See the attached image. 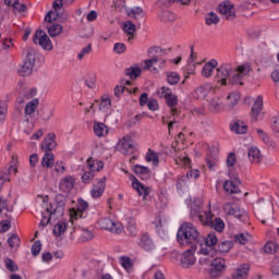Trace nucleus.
I'll use <instances>...</instances> for the list:
<instances>
[{"instance_id": "nucleus-24", "label": "nucleus", "mask_w": 279, "mask_h": 279, "mask_svg": "<svg viewBox=\"0 0 279 279\" xmlns=\"http://www.w3.org/2000/svg\"><path fill=\"white\" fill-rule=\"evenodd\" d=\"M132 186L135 191H137L138 195H143V199H147V196L149 195V187L143 185L137 179H134L132 181Z\"/></svg>"}, {"instance_id": "nucleus-25", "label": "nucleus", "mask_w": 279, "mask_h": 279, "mask_svg": "<svg viewBox=\"0 0 279 279\" xmlns=\"http://www.w3.org/2000/svg\"><path fill=\"white\" fill-rule=\"evenodd\" d=\"M133 171L142 180H147L151 175V170L147 166L135 165Z\"/></svg>"}, {"instance_id": "nucleus-12", "label": "nucleus", "mask_w": 279, "mask_h": 279, "mask_svg": "<svg viewBox=\"0 0 279 279\" xmlns=\"http://www.w3.org/2000/svg\"><path fill=\"white\" fill-rule=\"evenodd\" d=\"M203 226L214 228V230H216L217 232H223V229L226 228V223H223V220L221 218H215L213 220V211L210 210L207 211Z\"/></svg>"}, {"instance_id": "nucleus-55", "label": "nucleus", "mask_w": 279, "mask_h": 279, "mask_svg": "<svg viewBox=\"0 0 279 279\" xmlns=\"http://www.w3.org/2000/svg\"><path fill=\"white\" fill-rule=\"evenodd\" d=\"M93 178H95V173L90 172V170H85V172L82 175V182L84 184H90V181H93Z\"/></svg>"}, {"instance_id": "nucleus-56", "label": "nucleus", "mask_w": 279, "mask_h": 279, "mask_svg": "<svg viewBox=\"0 0 279 279\" xmlns=\"http://www.w3.org/2000/svg\"><path fill=\"white\" fill-rule=\"evenodd\" d=\"M120 265H122L124 269H132V259L128 256H121Z\"/></svg>"}, {"instance_id": "nucleus-3", "label": "nucleus", "mask_w": 279, "mask_h": 279, "mask_svg": "<svg viewBox=\"0 0 279 279\" xmlns=\"http://www.w3.org/2000/svg\"><path fill=\"white\" fill-rule=\"evenodd\" d=\"M218 241L219 240L215 233H209L206 238L201 235V242H198V254L214 257L215 254H217V248H215V246Z\"/></svg>"}, {"instance_id": "nucleus-53", "label": "nucleus", "mask_w": 279, "mask_h": 279, "mask_svg": "<svg viewBox=\"0 0 279 279\" xmlns=\"http://www.w3.org/2000/svg\"><path fill=\"white\" fill-rule=\"evenodd\" d=\"M230 106H236V104H239V101L241 100V95H239V93H231L228 95L227 97Z\"/></svg>"}, {"instance_id": "nucleus-51", "label": "nucleus", "mask_w": 279, "mask_h": 279, "mask_svg": "<svg viewBox=\"0 0 279 279\" xmlns=\"http://www.w3.org/2000/svg\"><path fill=\"white\" fill-rule=\"evenodd\" d=\"M229 250H232V241H222L218 245V251L221 254H227Z\"/></svg>"}, {"instance_id": "nucleus-5", "label": "nucleus", "mask_w": 279, "mask_h": 279, "mask_svg": "<svg viewBox=\"0 0 279 279\" xmlns=\"http://www.w3.org/2000/svg\"><path fill=\"white\" fill-rule=\"evenodd\" d=\"M36 56H38V51H36V49L34 48L27 49L24 64L19 70V74L22 75V77H27L28 75H32V72L34 71V66L36 64Z\"/></svg>"}, {"instance_id": "nucleus-27", "label": "nucleus", "mask_w": 279, "mask_h": 279, "mask_svg": "<svg viewBox=\"0 0 279 279\" xmlns=\"http://www.w3.org/2000/svg\"><path fill=\"white\" fill-rule=\"evenodd\" d=\"M101 169H104V161L95 160L93 158L87 159V171L96 173L97 171H101Z\"/></svg>"}, {"instance_id": "nucleus-36", "label": "nucleus", "mask_w": 279, "mask_h": 279, "mask_svg": "<svg viewBox=\"0 0 279 279\" xmlns=\"http://www.w3.org/2000/svg\"><path fill=\"white\" fill-rule=\"evenodd\" d=\"M252 241V234L250 233H239L235 235V243H240V245H245Z\"/></svg>"}, {"instance_id": "nucleus-60", "label": "nucleus", "mask_w": 279, "mask_h": 279, "mask_svg": "<svg viewBox=\"0 0 279 279\" xmlns=\"http://www.w3.org/2000/svg\"><path fill=\"white\" fill-rule=\"evenodd\" d=\"M43 248V244L40 243V240H37L33 245H32V254L33 256H38L40 254V250Z\"/></svg>"}, {"instance_id": "nucleus-14", "label": "nucleus", "mask_w": 279, "mask_h": 279, "mask_svg": "<svg viewBox=\"0 0 279 279\" xmlns=\"http://www.w3.org/2000/svg\"><path fill=\"white\" fill-rule=\"evenodd\" d=\"M99 226L102 230H108L109 232H113V234H121V232H123V227L113 222V220L110 218L100 219Z\"/></svg>"}, {"instance_id": "nucleus-45", "label": "nucleus", "mask_w": 279, "mask_h": 279, "mask_svg": "<svg viewBox=\"0 0 279 279\" xmlns=\"http://www.w3.org/2000/svg\"><path fill=\"white\" fill-rule=\"evenodd\" d=\"M264 252L266 254H276L278 252V243L267 242L264 246Z\"/></svg>"}, {"instance_id": "nucleus-32", "label": "nucleus", "mask_w": 279, "mask_h": 279, "mask_svg": "<svg viewBox=\"0 0 279 279\" xmlns=\"http://www.w3.org/2000/svg\"><path fill=\"white\" fill-rule=\"evenodd\" d=\"M158 19H159V21H162L163 23H173V21H175V13H173L169 10H163L158 15Z\"/></svg>"}, {"instance_id": "nucleus-8", "label": "nucleus", "mask_w": 279, "mask_h": 279, "mask_svg": "<svg viewBox=\"0 0 279 279\" xmlns=\"http://www.w3.org/2000/svg\"><path fill=\"white\" fill-rule=\"evenodd\" d=\"M33 43L35 45H38L43 49H46L47 51H51V49H53V45L51 44V39L47 35V33H45V31H43V29L37 31L35 33V35L33 37Z\"/></svg>"}, {"instance_id": "nucleus-28", "label": "nucleus", "mask_w": 279, "mask_h": 279, "mask_svg": "<svg viewBox=\"0 0 279 279\" xmlns=\"http://www.w3.org/2000/svg\"><path fill=\"white\" fill-rule=\"evenodd\" d=\"M217 64H218V62L215 59L207 62L202 69L203 77H210V75H213V71H215V69H217Z\"/></svg>"}, {"instance_id": "nucleus-21", "label": "nucleus", "mask_w": 279, "mask_h": 279, "mask_svg": "<svg viewBox=\"0 0 279 279\" xmlns=\"http://www.w3.org/2000/svg\"><path fill=\"white\" fill-rule=\"evenodd\" d=\"M75 186V179L73 177H65L60 180L59 189L63 193H70L73 191V187Z\"/></svg>"}, {"instance_id": "nucleus-31", "label": "nucleus", "mask_w": 279, "mask_h": 279, "mask_svg": "<svg viewBox=\"0 0 279 279\" xmlns=\"http://www.w3.org/2000/svg\"><path fill=\"white\" fill-rule=\"evenodd\" d=\"M256 132L259 138H262V141L265 143V145H267V147H269V149H276V142L271 141L265 131L257 129Z\"/></svg>"}, {"instance_id": "nucleus-46", "label": "nucleus", "mask_w": 279, "mask_h": 279, "mask_svg": "<svg viewBox=\"0 0 279 279\" xmlns=\"http://www.w3.org/2000/svg\"><path fill=\"white\" fill-rule=\"evenodd\" d=\"M112 106V101L110 100V98H102L100 104H99V111L100 112H108V110H110Z\"/></svg>"}, {"instance_id": "nucleus-7", "label": "nucleus", "mask_w": 279, "mask_h": 279, "mask_svg": "<svg viewBox=\"0 0 279 279\" xmlns=\"http://www.w3.org/2000/svg\"><path fill=\"white\" fill-rule=\"evenodd\" d=\"M56 206L52 204H46V213H50V215H64V207L66 206V196L62 194H58L56 196Z\"/></svg>"}, {"instance_id": "nucleus-2", "label": "nucleus", "mask_w": 279, "mask_h": 279, "mask_svg": "<svg viewBox=\"0 0 279 279\" xmlns=\"http://www.w3.org/2000/svg\"><path fill=\"white\" fill-rule=\"evenodd\" d=\"M177 241L180 245H196V250L202 243V234L193 222H183L178 232Z\"/></svg>"}, {"instance_id": "nucleus-57", "label": "nucleus", "mask_w": 279, "mask_h": 279, "mask_svg": "<svg viewBox=\"0 0 279 279\" xmlns=\"http://www.w3.org/2000/svg\"><path fill=\"white\" fill-rule=\"evenodd\" d=\"M206 165L210 171H215V167L217 166V157H210L207 155L206 157Z\"/></svg>"}, {"instance_id": "nucleus-54", "label": "nucleus", "mask_w": 279, "mask_h": 279, "mask_svg": "<svg viewBox=\"0 0 279 279\" xmlns=\"http://www.w3.org/2000/svg\"><path fill=\"white\" fill-rule=\"evenodd\" d=\"M165 99L167 106L170 108H175V106H178V96H175L173 93L167 96Z\"/></svg>"}, {"instance_id": "nucleus-1", "label": "nucleus", "mask_w": 279, "mask_h": 279, "mask_svg": "<svg viewBox=\"0 0 279 279\" xmlns=\"http://www.w3.org/2000/svg\"><path fill=\"white\" fill-rule=\"evenodd\" d=\"M250 71H252L250 63L239 65L238 68L232 65V63H222L217 69V77L222 86L228 84V80L229 84H240V86H243V77L250 75Z\"/></svg>"}, {"instance_id": "nucleus-41", "label": "nucleus", "mask_w": 279, "mask_h": 279, "mask_svg": "<svg viewBox=\"0 0 279 279\" xmlns=\"http://www.w3.org/2000/svg\"><path fill=\"white\" fill-rule=\"evenodd\" d=\"M206 25H217L219 23V16L217 13L210 12L205 15Z\"/></svg>"}, {"instance_id": "nucleus-6", "label": "nucleus", "mask_w": 279, "mask_h": 279, "mask_svg": "<svg viewBox=\"0 0 279 279\" xmlns=\"http://www.w3.org/2000/svg\"><path fill=\"white\" fill-rule=\"evenodd\" d=\"M204 206V203L202 202V199H194V202L191 205V219L193 221H199V223H204V221L206 220V215L208 214V211H204L202 210Z\"/></svg>"}, {"instance_id": "nucleus-19", "label": "nucleus", "mask_w": 279, "mask_h": 279, "mask_svg": "<svg viewBox=\"0 0 279 279\" xmlns=\"http://www.w3.org/2000/svg\"><path fill=\"white\" fill-rule=\"evenodd\" d=\"M86 210H88V202L78 199L76 209H73V216L75 219H84L86 217Z\"/></svg>"}, {"instance_id": "nucleus-61", "label": "nucleus", "mask_w": 279, "mask_h": 279, "mask_svg": "<svg viewBox=\"0 0 279 279\" xmlns=\"http://www.w3.org/2000/svg\"><path fill=\"white\" fill-rule=\"evenodd\" d=\"M126 49L128 47L125 46V44H122V43H117L113 46V51L114 53H118V54L125 53Z\"/></svg>"}, {"instance_id": "nucleus-16", "label": "nucleus", "mask_w": 279, "mask_h": 279, "mask_svg": "<svg viewBox=\"0 0 279 279\" xmlns=\"http://www.w3.org/2000/svg\"><path fill=\"white\" fill-rule=\"evenodd\" d=\"M226 270V259L225 258H215L211 262L210 277L217 278L221 271Z\"/></svg>"}, {"instance_id": "nucleus-33", "label": "nucleus", "mask_w": 279, "mask_h": 279, "mask_svg": "<svg viewBox=\"0 0 279 279\" xmlns=\"http://www.w3.org/2000/svg\"><path fill=\"white\" fill-rule=\"evenodd\" d=\"M209 110L214 114H217L223 110V105L221 104V100L219 98H214L209 102Z\"/></svg>"}, {"instance_id": "nucleus-52", "label": "nucleus", "mask_w": 279, "mask_h": 279, "mask_svg": "<svg viewBox=\"0 0 279 279\" xmlns=\"http://www.w3.org/2000/svg\"><path fill=\"white\" fill-rule=\"evenodd\" d=\"M9 246L13 250L14 247H19L21 244V238H19L16 234H11L8 239Z\"/></svg>"}, {"instance_id": "nucleus-10", "label": "nucleus", "mask_w": 279, "mask_h": 279, "mask_svg": "<svg viewBox=\"0 0 279 279\" xmlns=\"http://www.w3.org/2000/svg\"><path fill=\"white\" fill-rule=\"evenodd\" d=\"M196 250H197V245H192L191 248H189L184 253H182V255L180 257L181 267H184L185 269H187V267L195 265Z\"/></svg>"}, {"instance_id": "nucleus-59", "label": "nucleus", "mask_w": 279, "mask_h": 279, "mask_svg": "<svg viewBox=\"0 0 279 279\" xmlns=\"http://www.w3.org/2000/svg\"><path fill=\"white\" fill-rule=\"evenodd\" d=\"M94 238H95V234H93V231L86 228L82 229V239L84 241H93Z\"/></svg>"}, {"instance_id": "nucleus-63", "label": "nucleus", "mask_w": 279, "mask_h": 279, "mask_svg": "<svg viewBox=\"0 0 279 279\" xmlns=\"http://www.w3.org/2000/svg\"><path fill=\"white\" fill-rule=\"evenodd\" d=\"M271 271L275 276H279V257H275L271 265Z\"/></svg>"}, {"instance_id": "nucleus-11", "label": "nucleus", "mask_w": 279, "mask_h": 279, "mask_svg": "<svg viewBox=\"0 0 279 279\" xmlns=\"http://www.w3.org/2000/svg\"><path fill=\"white\" fill-rule=\"evenodd\" d=\"M218 12L222 14L226 21H234L236 19V11L234 10V4L230 1H225L219 4Z\"/></svg>"}, {"instance_id": "nucleus-50", "label": "nucleus", "mask_w": 279, "mask_h": 279, "mask_svg": "<svg viewBox=\"0 0 279 279\" xmlns=\"http://www.w3.org/2000/svg\"><path fill=\"white\" fill-rule=\"evenodd\" d=\"M175 162L179 165V167H189V165H191V159H189L187 155L184 153V155L175 158Z\"/></svg>"}, {"instance_id": "nucleus-64", "label": "nucleus", "mask_w": 279, "mask_h": 279, "mask_svg": "<svg viewBox=\"0 0 279 279\" xmlns=\"http://www.w3.org/2000/svg\"><path fill=\"white\" fill-rule=\"evenodd\" d=\"M272 132L279 136V114L272 118Z\"/></svg>"}, {"instance_id": "nucleus-39", "label": "nucleus", "mask_w": 279, "mask_h": 279, "mask_svg": "<svg viewBox=\"0 0 279 279\" xmlns=\"http://www.w3.org/2000/svg\"><path fill=\"white\" fill-rule=\"evenodd\" d=\"M167 82L170 86H175L180 82V74L177 72H167Z\"/></svg>"}, {"instance_id": "nucleus-15", "label": "nucleus", "mask_w": 279, "mask_h": 279, "mask_svg": "<svg viewBox=\"0 0 279 279\" xmlns=\"http://www.w3.org/2000/svg\"><path fill=\"white\" fill-rule=\"evenodd\" d=\"M241 179L239 177H233L230 180L225 181L223 183V190L226 193H230L231 195H234L236 193H241Z\"/></svg>"}, {"instance_id": "nucleus-37", "label": "nucleus", "mask_w": 279, "mask_h": 279, "mask_svg": "<svg viewBox=\"0 0 279 279\" xmlns=\"http://www.w3.org/2000/svg\"><path fill=\"white\" fill-rule=\"evenodd\" d=\"M54 218H56V215H51V211H46V214L43 213L39 226H41V228H45V226H49L51 220L54 219Z\"/></svg>"}, {"instance_id": "nucleus-49", "label": "nucleus", "mask_w": 279, "mask_h": 279, "mask_svg": "<svg viewBox=\"0 0 279 279\" xmlns=\"http://www.w3.org/2000/svg\"><path fill=\"white\" fill-rule=\"evenodd\" d=\"M189 183V177L182 175L177 180L175 186L178 191H184L186 184Z\"/></svg>"}, {"instance_id": "nucleus-40", "label": "nucleus", "mask_w": 279, "mask_h": 279, "mask_svg": "<svg viewBox=\"0 0 279 279\" xmlns=\"http://www.w3.org/2000/svg\"><path fill=\"white\" fill-rule=\"evenodd\" d=\"M231 216L235 217V219H239V221H247V213H245V210H241L239 206H235V209Z\"/></svg>"}, {"instance_id": "nucleus-58", "label": "nucleus", "mask_w": 279, "mask_h": 279, "mask_svg": "<svg viewBox=\"0 0 279 279\" xmlns=\"http://www.w3.org/2000/svg\"><path fill=\"white\" fill-rule=\"evenodd\" d=\"M51 117H53V109H51V108L43 109V111H41L43 121H49V119H51Z\"/></svg>"}, {"instance_id": "nucleus-20", "label": "nucleus", "mask_w": 279, "mask_h": 279, "mask_svg": "<svg viewBox=\"0 0 279 279\" xmlns=\"http://www.w3.org/2000/svg\"><path fill=\"white\" fill-rule=\"evenodd\" d=\"M247 156L252 165H260V162H263V154H260V149H258V147L252 146L248 148Z\"/></svg>"}, {"instance_id": "nucleus-44", "label": "nucleus", "mask_w": 279, "mask_h": 279, "mask_svg": "<svg viewBox=\"0 0 279 279\" xmlns=\"http://www.w3.org/2000/svg\"><path fill=\"white\" fill-rule=\"evenodd\" d=\"M146 161L147 162H153V165L155 167H158V154L151 149L148 150V153L146 154Z\"/></svg>"}, {"instance_id": "nucleus-29", "label": "nucleus", "mask_w": 279, "mask_h": 279, "mask_svg": "<svg viewBox=\"0 0 279 279\" xmlns=\"http://www.w3.org/2000/svg\"><path fill=\"white\" fill-rule=\"evenodd\" d=\"M210 88V84L201 85L195 89L194 97H196V99H206Z\"/></svg>"}, {"instance_id": "nucleus-42", "label": "nucleus", "mask_w": 279, "mask_h": 279, "mask_svg": "<svg viewBox=\"0 0 279 279\" xmlns=\"http://www.w3.org/2000/svg\"><path fill=\"white\" fill-rule=\"evenodd\" d=\"M61 32H62V25L60 24H53L50 27H48V34L52 38H56V36H60Z\"/></svg>"}, {"instance_id": "nucleus-34", "label": "nucleus", "mask_w": 279, "mask_h": 279, "mask_svg": "<svg viewBox=\"0 0 279 279\" xmlns=\"http://www.w3.org/2000/svg\"><path fill=\"white\" fill-rule=\"evenodd\" d=\"M123 29L125 34L130 36L129 40H132V38H134V34H136V24H134L132 21H126L124 23Z\"/></svg>"}, {"instance_id": "nucleus-9", "label": "nucleus", "mask_w": 279, "mask_h": 279, "mask_svg": "<svg viewBox=\"0 0 279 279\" xmlns=\"http://www.w3.org/2000/svg\"><path fill=\"white\" fill-rule=\"evenodd\" d=\"M118 147L124 156H128L136 150V142L132 140L131 135H125L122 140L118 143Z\"/></svg>"}, {"instance_id": "nucleus-18", "label": "nucleus", "mask_w": 279, "mask_h": 279, "mask_svg": "<svg viewBox=\"0 0 279 279\" xmlns=\"http://www.w3.org/2000/svg\"><path fill=\"white\" fill-rule=\"evenodd\" d=\"M57 145L58 143L56 142V133H49L41 143V149L45 151V154H50L49 151H53Z\"/></svg>"}, {"instance_id": "nucleus-22", "label": "nucleus", "mask_w": 279, "mask_h": 279, "mask_svg": "<svg viewBox=\"0 0 279 279\" xmlns=\"http://www.w3.org/2000/svg\"><path fill=\"white\" fill-rule=\"evenodd\" d=\"M260 112H263V96H258L253 104L251 111L252 121H258V114H260Z\"/></svg>"}, {"instance_id": "nucleus-35", "label": "nucleus", "mask_w": 279, "mask_h": 279, "mask_svg": "<svg viewBox=\"0 0 279 279\" xmlns=\"http://www.w3.org/2000/svg\"><path fill=\"white\" fill-rule=\"evenodd\" d=\"M36 108H38V98H35L26 104L25 114H34V112H36Z\"/></svg>"}, {"instance_id": "nucleus-26", "label": "nucleus", "mask_w": 279, "mask_h": 279, "mask_svg": "<svg viewBox=\"0 0 279 279\" xmlns=\"http://www.w3.org/2000/svg\"><path fill=\"white\" fill-rule=\"evenodd\" d=\"M230 130L235 134H245L247 132V125L241 120H235L230 124Z\"/></svg>"}, {"instance_id": "nucleus-47", "label": "nucleus", "mask_w": 279, "mask_h": 279, "mask_svg": "<svg viewBox=\"0 0 279 279\" xmlns=\"http://www.w3.org/2000/svg\"><path fill=\"white\" fill-rule=\"evenodd\" d=\"M4 267L5 269H8V271H19V265H16V263H14V260H12V258L9 257L4 259Z\"/></svg>"}, {"instance_id": "nucleus-4", "label": "nucleus", "mask_w": 279, "mask_h": 279, "mask_svg": "<svg viewBox=\"0 0 279 279\" xmlns=\"http://www.w3.org/2000/svg\"><path fill=\"white\" fill-rule=\"evenodd\" d=\"M160 53H162V48L160 47L155 46L148 49V58L150 59L144 61L145 69L147 71L158 73V68H155L154 64H158V62H160V64H165V62H167L163 59H160Z\"/></svg>"}, {"instance_id": "nucleus-43", "label": "nucleus", "mask_w": 279, "mask_h": 279, "mask_svg": "<svg viewBox=\"0 0 279 279\" xmlns=\"http://www.w3.org/2000/svg\"><path fill=\"white\" fill-rule=\"evenodd\" d=\"M94 133L96 134V136H104L105 134L108 133V131H106V124L98 122L94 125Z\"/></svg>"}, {"instance_id": "nucleus-38", "label": "nucleus", "mask_w": 279, "mask_h": 279, "mask_svg": "<svg viewBox=\"0 0 279 279\" xmlns=\"http://www.w3.org/2000/svg\"><path fill=\"white\" fill-rule=\"evenodd\" d=\"M66 232V223L59 221L57 225L53 227V234L54 236H62Z\"/></svg>"}, {"instance_id": "nucleus-23", "label": "nucleus", "mask_w": 279, "mask_h": 279, "mask_svg": "<svg viewBox=\"0 0 279 279\" xmlns=\"http://www.w3.org/2000/svg\"><path fill=\"white\" fill-rule=\"evenodd\" d=\"M250 276V264L240 265L232 274L233 279H246Z\"/></svg>"}, {"instance_id": "nucleus-30", "label": "nucleus", "mask_w": 279, "mask_h": 279, "mask_svg": "<svg viewBox=\"0 0 279 279\" xmlns=\"http://www.w3.org/2000/svg\"><path fill=\"white\" fill-rule=\"evenodd\" d=\"M56 162V158L53 157L52 153H45L41 158V167L45 169H51Z\"/></svg>"}, {"instance_id": "nucleus-17", "label": "nucleus", "mask_w": 279, "mask_h": 279, "mask_svg": "<svg viewBox=\"0 0 279 279\" xmlns=\"http://www.w3.org/2000/svg\"><path fill=\"white\" fill-rule=\"evenodd\" d=\"M104 191H106V177H102L97 180V182L93 185L90 190V195L94 199L101 197L104 195Z\"/></svg>"}, {"instance_id": "nucleus-62", "label": "nucleus", "mask_w": 279, "mask_h": 279, "mask_svg": "<svg viewBox=\"0 0 279 279\" xmlns=\"http://www.w3.org/2000/svg\"><path fill=\"white\" fill-rule=\"evenodd\" d=\"M58 16H59L58 12L49 11L45 16V21L47 23H53V21H57Z\"/></svg>"}, {"instance_id": "nucleus-48", "label": "nucleus", "mask_w": 279, "mask_h": 279, "mask_svg": "<svg viewBox=\"0 0 279 279\" xmlns=\"http://www.w3.org/2000/svg\"><path fill=\"white\" fill-rule=\"evenodd\" d=\"M124 73L131 77V80H136V77L141 75V68H128Z\"/></svg>"}, {"instance_id": "nucleus-13", "label": "nucleus", "mask_w": 279, "mask_h": 279, "mask_svg": "<svg viewBox=\"0 0 279 279\" xmlns=\"http://www.w3.org/2000/svg\"><path fill=\"white\" fill-rule=\"evenodd\" d=\"M137 245L141 247V250H144V252L151 253L156 251V243H154V240L149 233H143L140 236Z\"/></svg>"}]
</instances>
